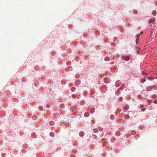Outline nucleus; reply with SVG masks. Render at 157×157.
<instances>
[{"instance_id":"f257e3e1","label":"nucleus","mask_w":157,"mask_h":157,"mask_svg":"<svg viewBox=\"0 0 157 157\" xmlns=\"http://www.w3.org/2000/svg\"><path fill=\"white\" fill-rule=\"evenodd\" d=\"M123 59L126 61H128L129 60V57L128 56H124L123 57Z\"/></svg>"},{"instance_id":"f03ea898","label":"nucleus","mask_w":157,"mask_h":157,"mask_svg":"<svg viewBox=\"0 0 157 157\" xmlns=\"http://www.w3.org/2000/svg\"><path fill=\"white\" fill-rule=\"evenodd\" d=\"M141 83H144L145 81V79L144 78H142L140 81Z\"/></svg>"},{"instance_id":"7ed1b4c3","label":"nucleus","mask_w":157,"mask_h":157,"mask_svg":"<svg viewBox=\"0 0 157 157\" xmlns=\"http://www.w3.org/2000/svg\"><path fill=\"white\" fill-rule=\"evenodd\" d=\"M147 78L149 80H151L153 79V78L151 77H149Z\"/></svg>"},{"instance_id":"20e7f679","label":"nucleus","mask_w":157,"mask_h":157,"mask_svg":"<svg viewBox=\"0 0 157 157\" xmlns=\"http://www.w3.org/2000/svg\"><path fill=\"white\" fill-rule=\"evenodd\" d=\"M74 89H75V88H74V87H72L71 88V90L72 91H74Z\"/></svg>"},{"instance_id":"39448f33","label":"nucleus","mask_w":157,"mask_h":157,"mask_svg":"<svg viewBox=\"0 0 157 157\" xmlns=\"http://www.w3.org/2000/svg\"><path fill=\"white\" fill-rule=\"evenodd\" d=\"M155 11H154L153 12V15H155Z\"/></svg>"},{"instance_id":"423d86ee","label":"nucleus","mask_w":157,"mask_h":157,"mask_svg":"<svg viewBox=\"0 0 157 157\" xmlns=\"http://www.w3.org/2000/svg\"><path fill=\"white\" fill-rule=\"evenodd\" d=\"M138 36H138V38L136 39V42L137 41H138Z\"/></svg>"},{"instance_id":"0eeeda50","label":"nucleus","mask_w":157,"mask_h":157,"mask_svg":"<svg viewBox=\"0 0 157 157\" xmlns=\"http://www.w3.org/2000/svg\"><path fill=\"white\" fill-rule=\"evenodd\" d=\"M142 73L143 74H145V72H142Z\"/></svg>"},{"instance_id":"6e6552de","label":"nucleus","mask_w":157,"mask_h":157,"mask_svg":"<svg viewBox=\"0 0 157 157\" xmlns=\"http://www.w3.org/2000/svg\"><path fill=\"white\" fill-rule=\"evenodd\" d=\"M142 111H144V109H142Z\"/></svg>"},{"instance_id":"1a4fd4ad","label":"nucleus","mask_w":157,"mask_h":157,"mask_svg":"<svg viewBox=\"0 0 157 157\" xmlns=\"http://www.w3.org/2000/svg\"><path fill=\"white\" fill-rule=\"evenodd\" d=\"M143 34V33L142 32H141L140 34Z\"/></svg>"},{"instance_id":"9d476101","label":"nucleus","mask_w":157,"mask_h":157,"mask_svg":"<svg viewBox=\"0 0 157 157\" xmlns=\"http://www.w3.org/2000/svg\"><path fill=\"white\" fill-rule=\"evenodd\" d=\"M155 101L154 102H155V101Z\"/></svg>"},{"instance_id":"9b49d317","label":"nucleus","mask_w":157,"mask_h":157,"mask_svg":"<svg viewBox=\"0 0 157 157\" xmlns=\"http://www.w3.org/2000/svg\"><path fill=\"white\" fill-rule=\"evenodd\" d=\"M155 103H156V101H155Z\"/></svg>"}]
</instances>
